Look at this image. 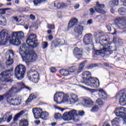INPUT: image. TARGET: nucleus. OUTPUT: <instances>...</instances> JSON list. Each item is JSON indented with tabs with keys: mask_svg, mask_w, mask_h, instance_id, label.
I'll use <instances>...</instances> for the list:
<instances>
[{
	"mask_svg": "<svg viewBox=\"0 0 126 126\" xmlns=\"http://www.w3.org/2000/svg\"><path fill=\"white\" fill-rule=\"evenodd\" d=\"M36 36L35 34H31L27 38L26 43L23 44L20 47L19 54L22 57L23 60L26 63H34L38 59V55L33 51H30L29 48H36L38 46Z\"/></svg>",
	"mask_w": 126,
	"mask_h": 126,
	"instance_id": "f257e3e1",
	"label": "nucleus"
},
{
	"mask_svg": "<svg viewBox=\"0 0 126 126\" xmlns=\"http://www.w3.org/2000/svg\"><path fill=\"white\" fill-rule=\"evenodd\" d=\"M12 36L8 33V31L4 29L0 32V45H3L6 41H9L10 44L18 46L21 44V41L24 39V33L23 32H15L12 33Z\"/></svg>",
	"mask_w": 126,
	"mask_h": 126,
	"instance_id": "f03ea898",
	"label": "nucleus"
},
{
	"mask_svg": "<svg viewBox=\"0 0 126 126\" xmlns=\"http://www.w3.org/2000/svg\"><path fill=\"white\" fill-rule=\"evenodd\" d=\"M54 102L57 104H63L68 103L72 105L78 102V95L75 94L71 93L70 94H64L63 92L57 93L54 94Z\"/></svg>",
	"mask_w": 126,
	"mask_h": 126,
	"instance_id": "7ed1b4c3",
	"label": "nucleus"
},
{
	"mask_svg": "<svg viewBox=\"0 0 126 126\" xmlns=\"http://www.w3.org/2000/svg\"><path fill=\"white\" fill-rule=\"evenodd\" d=\"M78 21L76 18L71 19L68 23L67 31H68L70 28H72V27L75 26L74 30V32L76 33L77 35L79 37V36H81V35H82L84 28H83V26L81 25H77Z\"/></svg>",
	"mask_w": 126,
	"mask_h": 126,
	"instance_id": "20e7f679",
	"label": "nucleus"
},
{
	"mask_svg": "<svg viewBox=\"0 0 126 126\" xmlns=\"http://www.w3.org/2000/svg\"><path fill=\"white\" fill-rule=\"evenodd\" d=\"M14 94H11L9 91L6 92L4 97L7 98V102L12 106H18L21 102V96H18L16 97L13 96Z\"/></svg>",
	"mask_w": 126,
	"mask_h": 126,
	"instance_id": "39448f33",
	"label": "nucleus"
},
{
	"mask_svg": "<svg viewBox=\"0 0 126 126\" xmlns=\"http://www.w3.org/2000/svg\"><path fill=\"white\" fill-rule=\"evenodd\" d=\"M26 71V68L24 65H18L15 69L14 75L18 80H21L24 78V74Z\"/></svg>",
	"mask_w": 126,
	"mask_h": 126,
	"instance_id": "423d86ee",
	"label": "nucleus"
},
{
	"mask_svg": "<svg viewBox=\"0 0 126 126\" xmlns=\"http://www.w3.org/2000/svg\"><path fill=\"white\" fill-rule=\"evenodd\" d=\"M23 88H25V89L29 90V91H31V89H32L31 88L26 86L24 83L20 82L17 83L16 85V87H12L9 90V92H10L11 94H15V93L20 92V91H22Z\"/></svg>",
	"mask_w": 126,
	"mask_h": 126,
	"instance_id": "0eeeda50",
	"label": "nucleus"
},
{
	"mask_svg": "<svg viewBox=\"0 0 126 126\" xmlns=\"http://www.w3.org/2000/svg\"><path fill=\"white\" fill-rule=\"evenodd\" d=\"M12 69H9L2 72L0 74V81L1 82H9L10 81V76ZM1 89V86L0 85V89Z\"/></svg>",
	"mask_w": 126,
	"mask_h": 126,
	"instance_id": "6e6552de",
	"label": "nucleus"
},
{
	"mask_svg": "<svg viewBox=\"0 0 126 126\" xmlns=\"http://www.w3.org/2000/svg\"><path fill=\"white\" fill-rule=\"evenodd\" d=\"M86 85L91 88H98L100 86V82L97 78L91 77L86 82Z\"/></svg>",
	"mask_w": 126,
	"mask_h": 126,
	"instance_id": "1a4fd4ad",
	"label": "nucleus"
},
{
	"mask_svg": "<svg viewBox=\"0 0 126 126\" xmlns=\"http://www.w3.org/2000/svg\"><path fill=\"white\" fill-rule=\"evenodd\" d=\"M115 23L116 24L117 28L121 30H124L126 28V17H119L115 19Z\"/></svg>",
	"mask_w": 126,
	"mask_h": 126,
	"instance_id": "9d476101",
	"label": "nucleus"
},
{
	"mask_svg": "<svg viewBox=\"0 0 126 126\" xmlns=\"http://www.w3.org/2000/svg\"><path fill=\"white\" fill-rule=\"evenodd\" d=\"M114 113L117 117L124 118V121L126 123V108L124 107H117L115 110Z\"/></svg>",
	"mask_w": 126,
	"mask_h": 126,
	"instance_id": "9b49d317",
	"label": "nucleus"
},
{
	"mask_svg": "<svg viewBox=\"0 0 126 126\" xmlns=\"http://www.w3.org/2000/svg\"><path fill=\"white\" fill-rule=\"evenodd\" d=\"M28 77L31 81L37 83L39 81V73L35 70H31L28 73Z\"/></svg>",
	"mask_w": 126,
	"mask_h": 126,
	"instance_id": "f8f14e48",
	"label": "nucleus"
},
{
	"mask_svg": "<svg viewBox=\"0 0 126 126\" xmlns=\"http://www.w3.org/2000/svg\"><path fill=\"white\" fill-rule=\"evenodd\" d=\"M6 59L7 61L5 62L6 65L10 66L13 63V59H14V53L12 50H9L6 52Z\"/></svg>",
	"mask_w": 126,
	"mask_h": 126,
	"instance_id": "ddd939ff",
	"label": "nucleus"
},
{
	"mask_svg": "<svg viewBox=\"0 0 126 126\" xmlns=\"http://www.w3.org/2000/svg\"><path fill=\"white\" fill-rule=\"evenodd\" d=\"M111 50V47L109 44H105L103 46V49L94 51V53L96 56H99L101 55V56H104L107 52H110Z\"/></svg>",
	"mask_w": 126,
	"mask_h": 126,
	"instance_id": "4468645a",
	"label": "nucleus"
},
{
	"mask_svg": "<svg viewBox=\"0 0 126 126\" xmlns=\"http://www.w3.org/2000/svg\"><path fill=\"white\" fill-rule=\"evenodd\" d=\"M12 120V115L10 112H7L3 116L2 118H0V124L3 122L6 121L7 123H10V121Z\"/></svg>",
	"mask_w": 126,
	"mask_h": 126,
	"instance_id": "2eb2a0df",
	"label": "nucleus"
},
{
	"mask_svg": "<svg viewBox=\"0 0 126 126\" xmlns=\"http://www.w3.org/2000/svg\"><path fill=\"white\" fill-rule=\"evenodd\" d=\"M42 112L43 110L39 108L32 109V113L33 114L34 118L36 119V120L40 119V117H41V115L42 114Z\"/></svg>",
	"mask_w": 126,
	"mask_h": 126,
	"instance_id": "dca6fc26",
	"label": "nucleus"
},
{
	"mask_svg": "<svg viewBox=\"0 0 126 126\" xmlns=\"http://www.w3.org/2000/svg\"><path fill=\"white\" fill-rule=\"evenodd\" d=\"M105 7V5L104 4H101L99 2H96V5L94 8L95 10L98 13H101L102 14H105L106 11H104L102 8Z\"/></svg>",
	"mask_w": 126,
	"mask_h": 126,
	"instance_id": "f3484780",
	"label": "nucleus"
},
{
	"mask_svg": "<svg viewBox=\"0 0 126 126\" xmlns=\"http://www.w3.org/2000/svg\"><path fill=\"white\" fill-rule=\"evenodd\" d=\"M92 34L88 33L86 34L83 39V42L85 45H89L92 44Z\"/></svg>",
	"mask_w": 126,
	"mask_h": 126,
	"instance_id": "a211bd4d",
	"label": "nucleus"
},
{
	"mask_svg": "<svg viewBox=\"0 0 126 126\" xmlns=\"http://www.w3.org/2000/svg\"><path fill=\"white\" fill-rule=\"evenodd\" d=\"M83 53V51L82 50V49H79L77 47L75 48L73 50L74 56H75L76 58H77L78 60H79L80 58H82Z\"/></svg>",
	"mask_w": 126,
	"mask_h": 126,
	"instance_id": "6ab92c4d",
	"label": "nucleus"
},
{
	"mask_svg": "<svg viewBox=\"0 0 126 126\" xmlns=\"http://www.w3.org/2000/svg\"><path fill=\"white\" fill-rule=\"evenodd\" d=\"M73 122H78L79 120L75 118V116H78V114H77V110L75 109H73L70 110L68 112Z\"/></svg>",
	"mask_w": 126,
	"mask_h": 126,
	"instance_id": "aec40b11",
	"label": "nucleus"
},
{
	"mask_svg": "<svg viewBox=\"0 0 126 126\" xmlns=\"http://www.w3.org/2000/svg\"><path fill=\"white\" fill-rule=\"evenodd\" d=\"M82 77L84 83L86 84V81L88 80L89 78H91V72L90 71H84L82 73Z\"/></svg>",
	"mask_w": 126,
	"mask_h": 126,
	"instance_id": "412c9836",
	"label": "nucleus"
},
{
	"mask_svg": "<svg viewBox=\"0 0 126 126\" xmlns=\"http://www.w3.org/2000/svg\"><path fill=\"white\" fill-rule=\"evenodd\" d=\"M98 96L100 97V98H101L104 100H107L108 98V94H107L106 92L103 90V89H100L98 90Z\"/></svg>",
	"mask_w": 126,
	"mask_h": 126,
	"instance_id": "4be33fe9",
	"label": "nucleus"
},
{
	"mask_svg": "<svg viewBox=\"0 0 126 126\" xmlns=\"http://www.w3.org/2000/svg\"><path fill=\"white\" fill-rule=\"evenodd\" d=\"M62 119L65 122H69L70 121H72V119L70 116V115L69 114V113L68 112H65L63 116H62Z\"/></svg>",
	"mask_w": 126,
	"mask_h": 126,
	"instance_id": "5701e85b",
	"label": "nucleus"
},
{
	"mask_svg": "<svg viewBox=\"0 0 126 126\" xmlns=\"http://www.w3.org/2000/svg\"><path fill=\"white\" fill-rule=\"evenodd\" d=\"M54 6L56 8H65L66 6H67L68 5L65 3H60L58 1L54 2Z\"/></svg>",
	"mask_w": 126,
	"mask_h": 126,
	"instance_id": "b1692460",
	"label": "nucleus"
},
{
	"mask_svg": "<svg viewBox=\"0 0 126 126\" xmlns=\"http://www.w3.org/2000/svg\"><path fill=\"white\" fill-rule=\"evenodd\" d=\"M119 103L121 106H125L126 105V94H124L120 97L119 99Z\"/></svg>",
	"mask_w": 126,
	"mask_h": 126,
	"instance_id": "393cba45",
	"label": "nucleus"
},
{
	"mask_svg": "<svg viewBox=\"0 0 126 126\" xmlns=\"http://www.w3.org/2000/svg\"><path fill=\"white\" fill-rule=\"evenodd\" d=\"M38 97V94L37 93L32 94H31L28 99L26 101V104H28V103H30L32 101L33 99H35V98H37Z\"/></svg>",
	"mask_w": 126,
	"mask_h": 126,
	"instance_id": "a878e982",
	"label": "nucleus"
},
{
	"mask_svg": "<svg viewBox=\"0 0 126 126\" xmlns=\"http://www.w3.org/2000/svg\"><path fill=\"white\" fill-rule=\"evenodd\" d=\"M84 103L88 106V107H90L91 108L93 105H94V102L93 101L92 99L90 98L85 99L84 100Z\"/></svg>",
	"mask_w": 126,
	"mask_h": 126,
	"instance_id": "bb28decb",
	"label": "nucleus"
},
{
	"mask_svg": "<svg viewBox=\"0 0 126 126\" xmlns=\"http://www.w3.org/2000/svg\"><path fill=\"white\" fill-rule=\"evenodd\" d=\"M120 123H121V118L119 117L115 118L111 122L113 126H120L119 125Z\"/></svg>",
	"mask_w": 126,
	"mask_h": 126,
	"instance_id": "cd10ccee",
	"label": "nucleus"
},
{
	"mask_svg": "<svg viewBox=\"0 0 126 126\" xmlns=\"http://www.w3.org/2000/svg\"><path fill=\"white\" fill-rule=\"evenodd\" d=\"M86 63V61H84L80 64L79 68L77 69L78 73H80V72H82V71H83V69L85 66Z\"/></svg>",
	"mask_w": 126,
	"mask_h": 126,
	"instance_id": "c85d7f7f",
	"label": "nucleus"
},
{
	"mask_svg": "<svg viewBox=\"0 0 126 126\" xmlns=\"http://www.w3.org/2000/svg\"><path fill=\"white\" fill-rule=\"evenodd\" d=\"M78 86L80 88H83L84 89H85V90H86L87 91H90L91 93H95V92H96V90L95 89H90L86 87L83 86L81 85H78Z\"/></svg>",
	"mask_w": 126,
	"mask_h": 126,
	"instance_id": "c756f323",
	"label": "nucleus"
},
{
	"mask_svg": "<svg viewBox=\"0 0 126 126\" xmlns=\"http://www.w3.org/2000/svg\"><path fill=\"white\" fill-rule=\"evenodd\" d=\"M49 116V113L46 111L43 112L41 113L40 115V119L43 120V121L47 120V118Z\"/></svg>",
	"mask_w": 126,
	"mask_h": 126,
	"instance_id": "7c9ffc66",
	"label": "nucleus"
},
{
	"mask_svg": "<svg viewBox=\"0 0 126 126\" xmlns=\"http://www.w3.org/2000/svg\"><path fill=\"white\" fill-rule=\"evenodd\" d=\"M63 42V40H61V39H55L52 44V46H54V47H57L60 45Z\"/></svg>",
	"mask_w": 126,
	"mask_h": 126,
	"instance_id": "2f4dec72",
	"label": "nucleus"
},
{
	"mask_svg": "<svg viewBox=\"0 0 126 126\" xmlns=\"http://www.w3.org/2000/svg\"><path fill=\"white\" fill-rule=\"evenodd\" d=\"M28 120L27 119H22L20 121L19 126H28Z\"/></svg>",
	"mask_w": 126,
	"mask_h": 126,
	"instance_id": "473e14b6",
	"label": "nucleus"
},
{
	"mask_svg": "<svg viewBox=\"0 0 126 126\" xmlns=\"http://www.w3.org/2000/svg\"><path fill=\"white\" fill-rule=\"evenodd\" d=\"M6 19L4 17L0 16V25L2 26H6Z\"/></svg>",
	"mask_w": 126,
	"mask_h": 126,
	"instance_id": "72a5a7b5",
	"label": "nucleus"
},
{
	"mask_svg": "<svg viewBox=\"0 0 126 126\" xmlns=\"http://www.w3.org/2000/svg\"><path fill=\"white\" fill-rule=\"evenodd\" d=\"M109 4L111 7L117 6L119 5V0H112Z\"/></svg>",
	"mask_w": 126,
	"mask_h": 126,
	"instance_id": "f704fd0d",
	"label": "nucleus"
},
{
	"mask_svg": "<svg viewBox=\"0 0 126 126\" xmlns=\"http://www.w3.org/2000/svg\"><path fill=\"white\" fill-rule=\"evenodd\" d=\"M60 73L62 75H63V76H67V75L69 74V71L64 69L60 70Z\"/></svg>",
	"mask_w": 126,
	"mask_h": 126,
	"instance_id": "c9c22d12",
	"label": "nucleus"
},
{
	"mask_svg": "<svg viewBox=\"0 0 126 126\" xmlns=\"http://www.w3.org/2000/svg\"><path fill=\"white\" fill-rule=\"evenodd\" d=\"M118 12L121 15H126V9L124 8H120L118 9Z\"/></svg>",
	"mask_w": 126,
	"mask_h": 126,
	"instance_id": "e433bc0d",
	"label": "nucleus"
},
{
	"mask_svg": "<svg viewBox=\"0 0 126 126\" xmlns=\"http://www.w3.org/2000/svg\"><path fill=\"white\" fill-rule=\"evenodd\" d=\"M94 35L96 39H100V38H101V37L103 36V32H95L94 33Z\"/></svg>",
	"mask_w": 126,
	"mask_h": 126,
	"instance_id": "4c0bfd02",
	"label": "nucleus"
},
{
	"mask_svg": "<svg viewBox=\"0 0 126 126\" xmlns=\"http://www.w3.org/2000/svg\"><path fill=\"white\" fill-rule=\"evenodd\" d=\"M98 110H99V108L98 107V106L94 105L92 107L91 111V112H97V111H98Z\"/></svg>",
	"mask_w": 126,
	"mask_h": 126,
	"instance_id": "58836bf2",
	"label": "nucleus"
},
{
	"mask_svg": "<svg viewBox=\"0 0 126 126\" xmlns=\"http://www.w3.org/2000/svg\"><path fill=\"white\" fill-rule=\"evenodd\" d=\"M96 103L99 105V106H102L104 105V102H103V100L100 98H98L96 100Z\"/></svg>",
	"mask_w": 126,
	"mask_h": 126,
	"instance_id": "ea45409f",
	"label": "nucleus"
},
{
	"mask_svg": "<svg viewBox=\"0 0 126 126\" xmlns=\"http://www.w3.org/2000/svg\"><path fill=\"white\" fill-rule=\"evenodd\" d=\"M48 46H49V44H48L47 42H42V49L43 50H45V49H47V48H48Z\"/></svg>",
	"mask_w": 126,
	"mask_h": 126,
	"instance_id": "a19ab883",
	"label": "nucleus"
},
{
	"mask_svg": "<svg viewBox=\"0 0 126 126\" xmlns=\"http://www.w3.org/2000/svg\"><path fill=\"white\" fill-rule=\"evenodd\" d=\"M54 118L56 120H60L62 118V114L60 113H56L54 115Z\"/></svg>",
	"mask_w": 126,
	"mask_h": 126,
	"instance_id": "79ce46f5",
	"label": "nucleus"
},
{
	"mask_svg": "<svg viewBox=\"0 0 126 126\" xmlns=\"http://www.w3.org/2000/svg\"><path fill=\"white\" fill-rule=\"evenodd\" d=\"M75 70H76V66H72L69 68V72H74Z\"/></svg>",
	"mask_w": 126,
	"mask_h": 126,
	"instance_id": "37998d69",
	"label": "nucleus"
},
{
	"mask_svg": "<svg viewBox=\"0 0 126 126\" xmlns=\"http://www.w3.org/2000/svg\"><path fill=\"white\" fill-rule=\"evenodd\" d=\"M13 18L14 20L16 21V22H20V21H21V19H20V17L14 16Z\"/></svg>",
	"mask_w": 126,
	"mask_h": 126,
	"instance_id": "c03bdc74",
	"label": "nucleus"
},
{
	"mask_svg": "<svg viewBox=\"0 0 126 126\" xmlns=\"http://www.w3.org/2000/svg\"><path fill=\"white\" fill-rule=\"evenodd\" d=\"M53 38L54 37H53L52 35H49L46 37V39L47 41H48V40L52 41V40H53Z\"/></svg>",
	"mask_w": 126,
	"mask_h": 126,
	"instance_id": "a18cd8bd",
	"label": "nucleus"
},
{
	"mask_svg": "<svg viewBox=\"0 0 126 126\" xmlns=\"http://www.w3.org/2000/svg\"><path fill=\"white\" fill-rule=\"evenodd\" d=\"M47 28L48 29H55V25L54 24H48Z\"/></svg>",
	"mask_w": 126,
	"mask_h": 126,
	"instance_id": "49530a36",
	"label": "nucleus"
},
{
	"mask_svg": "<svg viewBox=\"0 0 126 126\" xmlns=\"http://www.w3.org/2000/svg\"><path fill=\"white\" fill-rule=\"evenodd\" d=\"M33 3L35 6H37L38 4H40V1L39 0H33Z\"/></svg>",
	"mask_w": 126,
	"mask_h": 126,
	"instance_id": "de8ad7c7",
	"label": "nucleus"
},
{
	"mask_svg": "<svg viewBox=\"0 0 126 126\" xmlns=\"http://www.w3.org/2000/svg\"><path fill=\"white\" fill-rule=\"evenodd\" d=\"M106 28L109 32H111V31H112V25L106 26Z\"/></svg>",
	"mask_w": 126,
	"mask_h": 126,
	"instance_id": "09e8293b",
	"label": "nucleus"
},
{
	"mask_svg": "<svg viewBox=\"0 0 126 126\" xmlns=\"http://www.w3.org/2000/svg\"><path fill=\"white\" fill-rule=\"evenodd\" d=\"M20 117V116L18 115V114H16L13 118L14 122H16V121L18 120V118H19Z\"/></svg>",
	"mask_w": 126,
	"mask_h": 126,
	"instance_id": "8fccbe9b",
	"label": "nucleus"
},
{
	"mask_svg": "<svg viewBox=\"0 0 126 126\" xmlns=\"http://www.w3.org/2000/svg\"><path fill=\"white\" fill-rule=\"evenodd\" d=\"M26 113V111L25 110H22L21 111H20L18 115H19L20 117H21V116H22V115H23L24 114H25Z\"/></svg>",
	"mask_w": 126,
	"mask_h": 126,
	"instance_id": "3c124183",
	"label": "nucleus"
},
{
	"mask_svg": "<svg viewBox=\"0 0 126 126\" xmlns=\"http://www.w3.org/2000/svg\"><path fill=\"white\" fill-rule=\"evenodd\" d=\"M50 71L53 73H54V72H57V69H56V68L55 67H51L50 68Z\"/></svg>",
	"mask_w": 126,
	"mask_h": 126,
	"instance_id": "603ef678",
	"label": "nucleus"
},
{
	"mask_svg": "<svg viewBox=\"0 0 126 126\" xmlns=\"http://www.w3.org/2000/svg\"><path fill=\"white\" fill-rule=\"evenodd\" d=\"M55 109H57V110H59L61 112H63L65 109L64 108H61L60 107H55Z\"/></svg>",
	"mask_w": 126,
	"mask_h": 126,
	"instance_id": "864d4df0",
	"label": "nucleus"
},
{
	"mask_svg": "<svg viewBox=\"0 0 126 126\" xmlns=\"http://www.w3.org/2000/svg\"><path fill=\"white\" fill-rule=\"evenodd\" d=\"M84 114H85V112L83 111H79L78 112L79 116H84Z\"/></svg>",
	"mask_w": 126,
	"mask_h": 126,
	"instance_id": "5fc2aeb1",
	"label": "nucleus"
},
{
	"mask_svg": "<svg viewBox=\"0 0 126 126\" xmlns=\"http://www.w3.org/2000/svg\"><path fill=\"white\" fill-rule=\"evenodd\" d=\"M89 11L92 13V14H93V13H95V10H94V9L93 8H90L89 9Z\"/></svg>",
	"mask_w": 126,
	"mask_h": 126,
	"instance_id": "6e6d98bb",
	"label": "nucleus"
},
{
	"mask_svg": "<svg viewBox=\"0 0 126 126\" xmlns=\"http://www.w3.org/2000/svg\"><path fill=\"white\" fill-rule=\"evenodd\" d=\"M93 24V20L90 19L87 21V24Z\"/></svg>",
	"mask_w": 126,
	"mask_h": 126,
	"instance_id": "4d7b16f0",
	"label": "nucleus"
},
{
	"mask_svg": "<svg viewBox=\"0 0 126 126\" xmlns=\"http://www.w3.org/2000/svg\"><path fill=\"white\" fill-rule=\"evenodd\" d=\"M0 10L1 11L0 13V14H4V13H5V9H1Z\"/></svg>",
	"mask_w": 126,
	"mask_h": 126,
	"instance_id": "13d9d810",
	"label": "nucleus"
},
{
	"mask_svg": "<svg viewBox=\"0 0 126 126\" xmlns=\"http://www.w3.org/2000/svg\"><path fill=\"white\" fill-rule=\"evenodd\" d=\"M80 6V5H79V4H76L75 6H74V8L75 9H78V8H79V7Z\"/></svg>",
	"mask_w": 126,
	"mask_h": 126,
	"instance_id": "bf43d9fd",
	"label": "nucleus"
},
{
	"mask_svg": "<svg viewBox=\"0 0 126 126\" xmlns=\"http://www.w3.org/2000/svg\"><path fill=\"white\" fill-rule=\"evenodd\" d=\"M39 4L40 3H45V2H47V0H39Z\"/></svg>",
	"mask_w": 126,
	"mask_h": 126,
	"instance_id": "052dcab7",
	"label": "nucleus"
},
{
	"mask_svg": "<svg viewBox=\"0 0 126 126\" xmlns=\"http://www.w3.org/2000/svg\"><path fill=\"white\" fill-rule=\"evenodd\" d=\"M40 123H41L40 120H36L34 121V124L35 125H36L37 126H38V125H39V124H40Z\"/></svg>",
	"mask_w": 126,
	"mask_h": 126,
	"instance_id": "680f3d73",
	"label": "nucleus"
},
{
	"mask_svg": "<svg viewBox=\"0 0 126 126\" xmlns=\"http://www.w3.org/2000/svg\"><path fill=\"white\" fill-rule=\"evenodd\" d=\"M30 18L32 19V20H35V16L33 15H31L30 16Z\"/></svg>",
	"mask_w": 126,
	"mask_h": 126,
	"instance_id": "e2e57ef3",
	"label": "nucleus"
},
{
	"mask_svg": "<svg viewBox=\"0 0 126 126\" xmlns=\"http://www.w3.org/2000/svg\"><path fill=\"white\" fill-rule=\"evenodd\" d=\"M121 1L123 2L124 6H126V0H121Z\"/></svg>",
	"mask_w": 126,
	"mask_h": 126,
	"instance_id": "0e129e2a",
	"label": "nucleus"
},
{
	"mask_svg": "<svg viewBox=\"0 0 126 126\" xmlns=\"http://www.w3.org/2000/svg\"><path fill=\"white\" fill-rule=\"evenodd\" d=\"M104 65H105V66H107V67H109L110 66L109 63H104Z\"/></svg>",
	"mask_w": 126,
	"mask_h": 126,
	"instance_id": "69168bd1",
	"label": "nucleus"
},
{
	"mask_svg": "<svg viewBox=\"0 0 126 126\" xmlns=\"http://www.w3.org/2000/svg\"><path fill=\"white\" fill-rule=\"evenodd\" d=\"M102 126H111V125L109 124L104 123Z\"/></svg>",
	"mask_w": 126,
	"mask_h": 126,
	"instance_id": "338daca9",
	"label": "nucleus"
},
{
	"mask_svg": "<svg viewBox=\"0 0 126 126\" xmlns=\"http://www.w3.org/2000/svg\"><path fill=\"white\" fill-rule=\"evenodd\" d=\"M110 11H111V13H114V12H115V9H113V8H111V9H110Z\"/></svg>",
	"mask_w": 126,
	"mask_h": 126,
	"instance_id": "774afa93",
	"label": "nucleus"
}]
</instances>
